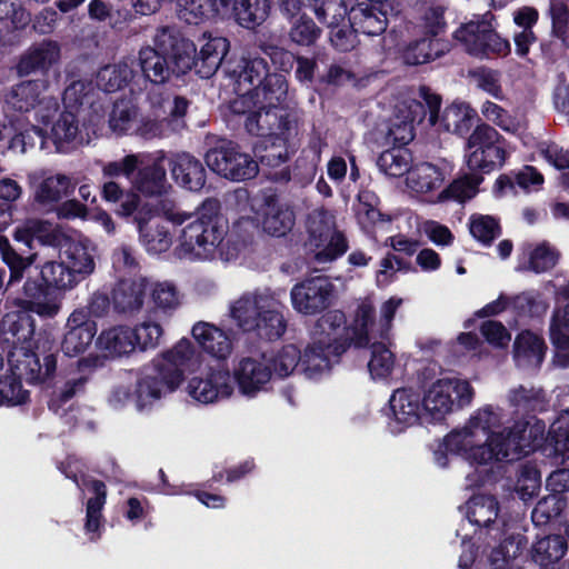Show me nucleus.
<instances>
[{
  "instance_id": "obj_17",
  "label": "nucleus",
  "mask_w": 569,
  "mask_h": 569,
  "mask_svg": "<svg viewBox=\"0 0 569 569\" xmlns=\"http://www.w3.org/2000/svg\"><path fill=\"white\" fill-rule=\"evenodd\" d=\"M156 50L163 53L174 62L177 76L186 73L192 68L194 44L186 39L176 27H161L154 36Z\"/></svg>"
},
{
  "instance_id": "obj_1",
  "label": "nucleus",
  "mask_w": 569,
  "mask_h": 569,
  "mask_svg": "<svg viewBox=\"0 0 569 569\" xmlns=\"http://www.w3.org/2000/svg\"><path fill=\"white\" fill-rule=\"evenodd\" d=\"M503 409L485 405L475 410L466 425L445 437L448 450L477 465L503 461L510 442H506L508 428L503 426Z\"/></svg>"
},
{
  "instance_id": "obj_15",
  "label": "nucleus",
  "mask_w": 569,
  "mask_h": 569,
  "mask_svg": "<svg viewBox=\"0 0 569 569\" xmlns=\"http://www.w3.org/2000/svg\"><path fill=\"white\" fill-rule=\"evenodd\" d=\"M9 370L29 383H37L49 378L57 368L54 355H48L43 359V365L36 352L29 347L14 346L8 355Z\"/></svg>"
},
{
  "instance_id": "obj_7",
  "label": "nucleus",
  "mask_w": 569,
  "mask_h": 569,
  "mask_svg": "<svg viewBox=\"0 0 569 569\" xmlns=\"http://www.w3.org/2000/svg\"><path fill=\"white\" fill-rule=\"evenodd\" d=\"M475 389L468 380L460 378H441L433 381L426 390L422 400L425 415L433 420H441L458 407L470 406Z\"/></svg>"
},
{
  "instance_id": "obj_30",
  "label": "nucleus",
  "mask_w": 569,
  "mask_h": 569,
  "mask_svg": "<svg viewBox=\"0 0 569 569\" xmlns=\"http://www.w3.org/2000/svg\"><path fill=\"white\" fill-rule=\"evenodd\" d=\"M543 339L529 330L520 332L513 342V359L516 365L522 369H537L543 361L546 355Z\"/></svg>"
},
{
  "instance_id": "obj_53",
  "label": "nucleus",
  "mask_w": 569,
  "mask_h": 569,
  "mask_svg": "<svg viewBox=\"0 0 569 569\" xmlns=\"http://www.w3.org/2000/svg\"><path fill=\"white\" fill-rule=\"evenodd\" d=\"M510 308L521 318H541L549 303L539 291L527 290L511 298Z\"/></svg>"
},
{
  "instance_id": "obj_43",
  "label": "nucleus",
  "mask_w": 569,
  "mask_h": 569,
  "mask_svg": "<svg viewBox=\"0 0 569 569\" xmlns=\"http://www.w3.org/2000/svg\"><path fill=\"white\" fill-rule=\"evenodd\" d=\"M271 11V0H237L232 7L236 21L247 29L261 26Z\"/></svg>"
},
{
  "instance_id": "obj_6",
  "label": "nucleus",
  "mask_w": 569,
  "mask_h": 569,
  "mask_svg": "<svg viewBox=\"0 0 569 569\" xmlns=\"http://www.w3.org/2000/svg\"><path fill=\"white\" fill-rule=\"evenodd\" d=\"M308 246L318 263H328L348 249L346 236L336 229L335 217L325 208L313 209L307 218Z\"/></svg>"
},
{
  "instance_id": "obj_55",
  "label": "nucleus",
  "mask_w": 569,
  "mask_h": 569,
  "mask_svg": "<svg viewBox=\"0 0 569 569\" xmlns=\"http://www.w3.org/2000/svg\"><path fill=\"white\" fill-rule=\"evenodd\" d=\"M79 134V121L72 110H64L59 114L51 128V139L59 151L74 142Z\"/></svg>"
},
{
  "instance_id": "obj_18",
  "label": "nucleus",
  "mask_w": 569,
  "mask_h": 569,
  "mask_svg": "<svg viewBox=\"0 0 569 569\" xmlns=\"http://www.w3.org/2000/svg\"><path fill=\"white\" fill-rule=\"evenodd\" d=\"M98 365L97 357H86L69 366L64 371V382L49 401V409L60 413L61 403L84 392Z\"/></svg>"
},
{
  "instance_id": "obj_36",
  "label": "nucleus",
  "mask_w": 569,
  "mask_h": 569,
  "mask_svg": "<svg viewBox=\"0 0 569 569\" xmlns=\"http://www.w3.org/2000/svg\"><path fill=\"white\" fill-rule=\"evenodd\" d=\"M271 371L267 365L256 359L247 358L240 361L236 369L240 391L246 396H253L270 380Z\"/></svg>"
},
{
  "instance_id": "obj_33",
  "label": "nucleus",
  "mask_w": 569,
  "mask_h": 569,
  "mask_svg": "<svg viewBox=\"0 0 569 569\" xmlns=\"http://www.w3.org/2000/svg\"><path fill=\"white\" fill-rule=\"evenodd\" d=\"M229 49V42L226 38H210L196 56L193 53L192 68L203 79L213 76L220 67Z\"/></svg>"
},
{
  "instance_id": "obj_40",
  "label": "nucleus",
  "mask_w": 569,
  "mask_h": 569,
  "mask_svg": "<svg viewBox=\"0 0 569 569\" xmlns=\"http://www.w3.org/2000/svg\"><path fill=\"white\" fill-rule=\"evenodd\" d=\"M33 335L30 316L20 310H13L2 316L0 320V341L17 343L28 341Z\"/></svg>"
},
{
  "instance_id": "obj_2",
  "label": "nucleus",
  "mask_w": 569,
  "mask_h": 569,
  "mask_svg": "<svg viewBox=\"0 0 569 569\" xmlns=\"http://www.w3.org/2000/svg\"><path fill=\"white\" fill-rule=\"evenodd\" d=\"M217 199H207L182 228L176 248L178 257L191 261H229L238 256L237 246L227 239L228 227L219 214Z\"/></svg>"
},
{
  "instance_id": "obj_24",
  "label": "nucleus",
  "mask_w": 569,
  "mask_h": 569,
  "mask_svg": "<svg viewBox=\"0 0 569 569\" xmlns=\"http://www.w3.org/2000/svg\"><path fill=\"white\" fill-rule=\"evenodd\" d=\"M347 319L342 311L330 310L315 322L311 329V340L325 345L336 355H342L347 348V340L341 339L346 330Z\"/></svg>"
},
{
  "instance_id": "obj_26",
  "label": "nucleus",
  "mask_w": 569,
  "mask_h": 569,
  "mask_svg": "<svg viewBox=\"0 0 569 569\" xmlns=\"http://www.w3.org/2000/svg\"><path fill=\"white\" fill-rule=\"evenodd\" d=\"M152 211L151 206H144L133 217V220L137 223L142 246L149 253L157 254L166 252L171 247L173 237L167 226L158 222L149 224Z\"/></svg>"
},
{
  "instance_id": "obj_35",
  "label": "nucleus",
  "mask_w": 569,
  "mask_h": 569,
  "mask_svg": "<svg viewBox=\"0 0 569 569\" xmlns=\"http://www.w3.org/2000/svg\"><path fill=\"white\" fill-rule=\"evenodd\" d=\"M162 158L153 160L151 163L144 161L138 168V172L132 180L133 187L146 196H161L169 188L167 181L166 168L162 166Z\"/></svg>"
},
{
  "instance_id": "obj_11",
  "label": "nucleus",
  "mask_w": 569,
  "mask_h": 569,
  "mask_svg": "<svg viewBox=\"0 0 569 569\" xmlns=\"http://www.w3.org/2000/svg\"><path fill=\"white\" fill-rule=\"evenodd\" d=\"M48 82L42 79L23 80L3 90L1 102L8 114L28 113L31 110L44 109L47 111L58 109V101L44 96Z\"/></svg>"
},
{
  "instance_id": "obj_46",
  "label": "nucleus",
  "mask_w": 569,
  "mask_h": 569,
  "mask_svg": "<svg viewBox=\"0 0 569 569\" xmlns=\"http://www.w3.org/2000/svg\"><path fill=\"white\" fill-rule=\"evenodd\" d=\"M295 224L293 211L283 203L269 201L263 211V230L274 237L286 236Z\"/></svg>"
},
{
  "instance_id": "obj_48",
  "label": "nucleus",
  "mask_w": 569,
  "mask_h": 569,
  "mask_svg": "<svg viewBox=\"0 0 569 569\" xmlns=\"http://www.w3.org/2000/svg\"><path fill=\"white\" fill-rule=\"evenodd\" d=\"M254 97L256 103H261L262 107L281 108L280 106L288 97V83L284 76L268 73L262 84L256 88Z\"/></svg>"
},
{
  "instance_id": "obj_62",
  "label": "nucleus",
  "mask_w": 569,
  "mask_h": 569,
  "mask_svg": "<svg viewBox=\"0 0 569 569\" xmlns=\"http://www.w3.org/2000/svg\"><path fill=\"white\" fill-rule=\"evenodd\" d=\"M377 164L386 174L400 177L410 170V154L400 147L388 149L379 156Z\"/></svg>"
},
{
  "instance_id": "obj_12",
  "label": "nucleus",
  "mask_w": 569,
  "mask_h": 569,
  "mask_svg": "<svg viewBox=\"0 0 569 569\" xmlns=\"http://www.w3.org/2000/svg\"><path fill=\"white\" fill-rule=\"evenodd\" d=\"M336 287L323 276L311 277L296 283L290 298L293 309L302 315H316L326 310L335 299Z\"/></svg>"
},
{
  "instance_id": "obj_32",
  "label": "nucleus",
  "mask_w": 569,
  "mask_h": 569,
  "mask_svg": "<svg viewBox=\"0 0 569 569\" xmlns=\"http://www.w3.org/2000/svg\"><path fill=\"white\" fill-rule=\"evenodd\" d=\"M233 4L234 0H182L179 17L189 24H198L212 14L228 17Z\"/></svg>"
},
{
  "instance_id": "obj_9",
  "label": "nucleus",
  "mask_w": 569,
  "mask_h": 569,
  "mask_svg": "<svg viewBox=\"0 0 569 569\" xmlns=\"http://www.w3.org/2000/svg\"><path fill=\"white\" fill-rule=\"evenodd\" d=\"M493 14L487 12L461 24L455 31V39L471 56L483 58L490 54L506 56L510 52V42L501 38L493 29Z\"/></svg>"
},
{
  "instance_id": "obj_58",
  "label": "nucleus",
  "mask_w": 569,
  "mask_h": 569,
  "mask_svg": "<svg viewBox=\"0 0 569 569\" xmlns=\"http://www.w3.org/2000/svg\"><path fill=\"white\" fill-rule=\"evenodd\" d=\"M290 21L289 38L299 46H312L321 36V29L306 13L288 18Z\"/></svg>"
},
{
  "instance_id": "obj_21",
  "label": "nucleus",
  "mask_w": 569,
  "mask_h": 569,
  "mask_svg": "<svg viewBox=\"0 0 569 569\" xmlns=\"http://www.w3.org/2000/svg\"><path fill=\"white\" fill-rule=\"evenodd\" d=\"M40 277L42 283L32 279L24 282L22 289L27 298L39 297L44 286L59 291H70L79 284L62 258L60 261H46L40 268Z\"/></svg>"
},
{
  "instance_id": "obj_45",
  "label": "nucleus",
  "mask_w": 569,
  "mask_h": 569,
  "mask_svg": "<svg viewBox=\"0 0 569 569\" xmlns=\"http://www.w3.org/2000/svg\"><path fill=\"white\" fill-rule=\"evenodd\" d=\"M196 350L188 339H181L171 349L156 358L153 362L161 365V369L171 371L176 369L179 373V383L182 380L183 370L194 363Z\"/></svg>"
},
{
  "instance_id": "obj_25",
  "label": "nucleus",
  "mask_w": 569,
  "mask_h": 569,
  "mask_svg": "<svg viewBox=\"0 0 569 569\" xmlns=\"http://www.w3.org/2000/svg\"><path fill=\"white\" fill-rule=\"evenodd\" d=\"M61 258L79 283L94 272V247L87 238L67 240Z\"/></svg>"
},
{
  "instance_id": "obj_8",
  "label": "nucleus",
  "mask_w": 569,
  "mask_h": 569,
  "mask_svg": "<svg viewBox=\"0 0 569 569\" xmlns=\"http://www.w3.org/2000/svg\"><path fill=\"white\" fill-rule=\"evenodd\" d=\"M503 137L488 124H479L466 143V159L470 170L490 172L503 166L508 156Z\"/></svg>"
},
{
  "instance_id": "obj_5",
  "label": "nucleus",
  "mask_w": 569,
  "mask_h": 569,
  "mask_svg": "<svg viewBox=\"0 0 569 569\" xmlns=\"http://www.w3.org/2000/svg\"><path fill=\"white\" fill-rule=\"evenodd\" d=\"M402 299L390 297L379 308V318H376V307L370 299H363L357 307L351 325V341L358 348H365L371 340H389L392 320Z\"/></svg>"
},
{
  "instance_id": "obj_54",
  "label": "nucleus",
  "mask_w": 569,
  "mask_h": 569,
  "mask_svg": "<svg viewBox=\"0 0 569 569\" xmlns=\"http://www.w3.org/2000/svg\"><path fill=\"white\" fill-rule=\"evenodd\" d=\"M508 400L511 407L522 412L542 411L547 405L546 395L541 388L522 385L509 391Z\"/></svg>"
},
{
  "instance_id": "obj_16",
  "label": "nucleus",
  "mask_w": 569,
  "mask_h": 569,
  "mask_svg": "<svg viewBox=\"0 0 569 569\" xmlns=\"http://www.w3.org/2000/svg\"><path fill=\"white\" fill-rule=\"evenodd\" d=\"M234 390V379L228 370H210L193 377L187 385L188 395L200 403H212L229 398Z\"/></svg>"
},
{
  "instance_id": "obj_14",
  "label": "nucleus",
  "mask_w": 569,
  "mask_h": 569,
  "mask_svg": "<svg viewBox=\"0 0 569 569\" xmlns=\"http://www.w3.org/2000/svg\"><path fill=\"white\" fill-rule=\"evenodd\" d=\"M62 58L61 44L52 39H43L32 43L19 57L16 66L17 74L28 77L31 74L48 76L59 69Z\"/></svg>"
},
{
  "instance_id": "obj_64",
  "label": "nucleus",
  "mask_w": 569,
  "mask_h": 569,
  "mask_svg": "<svg viewBox=\"0 0 569 569\" xmlns=\"http://www.w3.org/2000/svg\"><path fill=\"white\" fill-rule=\"evenodd\" d=\"M547 439L563 458H569V410L561 411L551 423Z\"/></svg>"
},
{
  "instance_id": "obj_52",
  "label": "nucleus",
  "mask_w": 569,
  "mask_h": 569,
  "mask_svg": "<svg viewBox=\"0 0 569 569\" xmlns=\"http://www.w3.org/2000/svg\"><path fill=\"white\" fill-rule=\"evenodd\" d=\"M0 254L2 261L8 266L10 271L7 288H12L13 286L20 283L23 279L26 270L29 269L36 260V254L22 257L17 253L16 250L11 247L8 238L1 233Z\"/></svg>"
},
{
  "instance_id": "obj_29",
  "label": "nucleus",
  "mask_w": 569,
  "mask_h": 569,
  "mask_svg": "<svg viewBox=\"0 0 569 569\" xmlns=\"http://www.w3.org/2000/svg\"><path fill=\"white\" fill-rule=\"evenodd\" d=\"M372 1H362L349 10V22L360 33L369 37L382 34L388 26L386 13Z\"/></svg>"
},
{
  "instance_id": "obj_57",
  "label": "nucleus",
  "mask_w": 569,
  "mask_h": 569,
  "mask_svg": "<svg viewBox=\"0 0 569 569\" xmlns=\"http://www.w3.org/2000/svg\"><path fill=\"white\" fill-rule=\"evenodd\" d=\"M383 341L375 339L367 346L370 348L368 368L373 378L388 377L395 367V356Z\"/></svg>"
},
{
  "instance_id": "obj_42",
  "label": "nucleus",
  "mask_w": 569,
  "mask_h": 569,
  "mask_svg": "<svg viewBox=\"0 0 569 569\" xmlns=\"http://www.w3.org/2000/svg\"><path fill=\"white\" fill-rule=\"evenodd\" d=\"M559 252L547 241L527 244L518 270L542 273L552 269L557 264Z\"/></svg>"
},
{
  "instance_id": "obj_41",
  "label": "nucleus",
  "mask_w": 569,
  "mask_h": 569,
  "mask_svg": "<svg viewBox=\"0 0 569 569\" xmlns=\"http://www.w3.org/2000/svg\"><path fill=\"white\" fill-rule=\"evenodd\" d=\"M449 50V43L432 37L411 41L403 50V61L409 66L427 63L443 56Z\"/></svg>"
},
{
  "instance_id": "obj_47",
  "label": "nucleus",
  "mask_w": 569,
  "mask_h": 569,
  "mask_svg": "<svg viewBox=\"0 0 569 569\" xmlns=\"http://www.w3.org/2000/svg\"><path fill=\"white\" fill-rule=\"evenodd\" d=\"M133 61L122 60L101 68L97 74V86L104 92H116L133 78Z\"/></svg>"
},
{
  "instance_id": "obj_37",
  "label": "nucleus",
  "mask_w": 569,
  "mask_h": 569,
  "mask_svg": "<svg viewBox=\"0 0 569 569\" xmlns=\"http://www.w3.org/2000/svg\"><path fill=\"white\" fill-rule=\"evenodd\" d=\"M192 336L206 352L218 359H226L232 351L231 339L211 323L198 322L192 328Z\"/></svg>"
},
{
  "instance_id": "obj_63",
  "label": "nucleus",
  "mask_w": 569,
  "mask_h": 569,
  "mask_svg": "<svg viewBox=\"0 0 569 569\" xmlns=\"http://www.w3.org/2000/svg\"><path fill=\"white\" fill-rule=\"evenodd\" d=\"M144 158L146 156L142 153H131L120 160L104 162L101 166L102 177L110 180L120 176L131 179L140 164L144 163Z\"/></svg>"
},
{
  "instance_id": "obj_22",
  "label": "nucleus",
  "mask_w": 569,
  "mask_h": 569,
  "mask_svg": "<svg viewBox=\"0 0 569 569\" xmlns=\"http://www.w3.org/2000/svg\"><path fill=\"white\" fill-rule=\"evenodd\" d=\"M97 333L96 323L88 319L83 308L74 309L67 319L61 350L68 357L84 352Z\"/></svg>"
},
{
  "instance_id": "obj_51",
  "label": "nucleus",
  "mask_w": 569,
  "mask_h": 569,
  "mask_svg": "<svg viewBox=\"0 0 569 569\" xmlns=\"http://www.w3.org/2000/svg\"><path fill=\"white\" fill-rule=\"evenodd\" d=\"M499 513V503L492 496H473L466 505L468 520L479 527H489L496 521Z\"/></svg>"
},
{
  "instance_id": "obj_3",
  "label": "nucleus",
  "mask_w": 569,
  "mask_h": 569,
  "mask_svg": "<svg viewBox=\"0 0 569 569\" xmlns=\"http://www.w3.org/2000/svg\"><path fill=\"white\" fill-rule=\"evenodd\" d=\"M284 306L280 292L268 288L243 292L229 307V315L244 332L273 340L280 338L287 328Z\"/></svg>"
},
{
  "instance_id": "obj_19",
  "label": "nucleus",
  "mask_w": 569,
  "mask_h": 569,
  "mask_svg": "<svg viewBox=\"0 0 569 569\" xmlns=\"http://www.w3.org/2000/svg\"><path fill=\"white\" fill-rule=\"evenodd\" d=\"M545 440H548L545 421L530 417L526 421L515 423L512 428H508L506 442H510L511 446H508L503 461L519 459L541 446Z\"/></svg>"
},
{
  "instance_id": "obj_44",
  "label": "nucleus",
  "mask_w": 569,
  "mask_h": 569,
  "mask_svg": "<svg viewBox=\"0 0 569 569\" xmlns=\"http://www.w3.org/2000/svg\"><path fill=\"white\" fill-rule=\"evenodd\" d=\"M97 343L100 349L107 351L110 356L129 355L137 348L132 328L126 326H117L102 331Z\"/></svg>"
},
{
  "instance_id": "obj_49",
  "label": "nucleus",
  "mask_w": 569,
  "mask_h": 569,
  "mask_svg": "<svg viewBox=\"0 0 569 569\" xmlns=\"http://www.w3.org/2000/svg\"><path fill=\"white\" fill-rule=\"evenodd\" d=\"M445 180L443 172L432 163L423 162L409 170L408 187L416 192H429L438 189Z\"/></svg>"
},
{
  "instance_id": "obj_60",
  "label": "nucleus",
  "mask_w": 569,
  "mask_h": 569,
  "mask_svg": "<svg viewBox=\"0 0 569 569\" xmlns=\"http://www.w3.org/2000/svg\"><path fill=\"white\" fill-rule=\"evenodd\" d=\"M138 117L137 107L129 100H119L113 104L109 116V128L118 136L128 133Z\"/></svg>"
},
{
  "instance_id": "obj_59",
  "label": "nucleus",
  "mask_w": 569,
  "mask_h": 569,
  "mask_svg": "<svg viewBox=\"0 0 569 569\" xmlns=\"http://www.w3.org/2000/svg\"><path fill=\"white\" fill-rule=\"evenodd\" d=\"M348 7L346 0H313L311 2L316 18L328 28L345 22L347 14L349 16Z\"/></svg>"
},
{
  "instance_id": "obj_20",
  "label": "nucleus",
  "mask_w": 569,
  "mask_h": 569,
  "mask_svg": "<svg viewBox=\"0 0 569 569\" xmlns=\"http://www.w3.org/2000/svg\"><path fill=\"white\" fill-rule=\"evenodd\" d=\"M389 405L392 412L389 428L393 433H400L405 429L418 425L425 413L421 397L412 389L396 390Z\"/></svg>"
},
{
  "instance_id": "obj_38",
  "label": "nucleus",
  "mask_w": 569,
  "mask_h": 569,
  "mask_svg": "<svg viewBox=\"0 0 569 569\" xmlns=\"http://www.w3.org/2000/svg\"><path fill=\"white\" fill-rule=\"evenodd\" d=\"M139 66L144 78L154 84L166 82L172 73L177 74L174 62L151 47L139 51Z\"/></svg>"
},
{
  "instance_id": "obj_27",
  "label": "nucleus",
  "mask_w": 569,
  "mask_h": 569,
  "mask_svg": "<svg viewBox=\"0 0 569 569\" xmlns=\"http://www.w3.org/2000/svg\"><path fill=\"white\" fill-rule=\"evenodd\" d=\"M77 183L71 177L62 173L43 177L33 182L34 201L39 206L53 208L63 198L72 194Z\"/></svg>"
},
{
  "instance_id": "obj_10",
  "label": "nucleus",
  "mask_w": 569,
  "mask_h": 569,
  "mask_svg": "<svg viewBox=\"0 0 569 569\" xmlns=\"http://www.w3.org/2000/svg\"><path fill=\"white\" fill-rule=\"evenodd\" d=\"M204 159L210 170L232 181L252 179L259 169L257 161L231 141H222L211 148Z\"/></svg>"
},
{
  "instance_id": "obj_4",
  "label": "nucleus",
  "mask_w": 569,
  "mask_h": 569,
  "mask_svg": "<svg viewBox=\"0 0 569 569\" xmlns=\"http://www.w3.org/2000/svg\"><path fill=\"white\" fill-rule=\"evenodd\" d=\"M253 104L258 106V110L247 117L244 127L251 134L270 138V146L261 161L269 166L284 163L297 148V118L283 108Z\"/></svg>"
},
{
  "instance_id": "obj_56",
  "label": "nucleus",
  "mask_w": 569,
  "mask_h": 569,
  "mask_svg": "<svg viewBox=\"0 0 569 569\" xmlns=\"http://www.w3.org/2000/svg\"><path fill=\"white\" fill-rule=\"evenodd\" d=\"M567 552V542L562 536L553 535L539 539L532 547V559L540 566L559 561Z\"/></svg>"
},
{
  "instance_id": "obj_23",
  "label": "nucleus",
  "mask_w": 569,
  "mask_h": 569,
  "mask_svg": "<svg viewBox=\"0 0 569 569\" xmlns=\"http://www.w3.org/2000/svg\"><path fill=\"white\" fill-rule=\"evenodd\" d=\"M227 74L233 80L236 92H253L269 73L268 62L261 57H243L229 63Z\"/></svg>"
},
{
  "instance_id": "obj_39",
  "label": "nucleus",
  "mask_w": 569,
  "mask_h": 569,
  "mask_svg": "<svg viewBox=\"0 0 569 569\" xmlns=\"http://www.w3.org/2000/svg\"><path fill=\"white\" fill-rule=\"evenodd\" d=\"M340 356L329 350L327 346L311 340L303 355L300 353V367L307 378L316 379L328 372Z\"/></svg>"
},
{
  "instance_id": "obj_34",
  "label": "nucleus",
  "mask_w": 569,
  "mask_h": 569,
  "mask_svg": "<svg viewBox=\"0 0 569 569\" xmlns=\"http://www.w3.org/2000/svg\"><path fill=\"white\" fill-rule=\"evenodd\" d=\"M147 281L144 278L120 280L112 291L113 307L119 312H133L141 309Z\"/></svg>"
},
{
  "instance_id": "obj_13",
  "label": "nucleus",
  "mask_w": 569,
  "mask_h": 569,
  "mask_svg": "<svg viewBox=\"0 0 569 569\" xmlns=\"http://www.w3.org/2000/svg\"><path fill=\"white\" fill-rule=\"evenodd\" d=\"M161 365L152 363L143 370L134 392V405L138 411L150 408L157 400L176 390L179 386V373L176 369L166 371Z\"/></svg>"
},
{
  "instance_id": "obj_50",
  "label": "nucleus",
  "mask_w": 569,
  "mask_h": 569,
  "mask_svg": "<svg viewBox=\"0 0 569 569\" xmlns=\"http://www.w3.org/2000/svg\"><path fill=\"white\" fill-rule=\"evenodd\" d=\"M476 112L469 104L463 102H453L448 106L438 122L448 132L463 134L472 126Z\"/></svg>"
},
{
  "instance_id": "obj_28",
  "label": "nucleus",
  "mask_w": 569,
  "mask_h": 569,
  "mask_svg": "<svg viewBox=\"0 0 569 569\" xmlns=\"http://www.w3.org/2000/svg\"><path fill=\"white\" fill-rule=\"evenodd\" d=\"M398 112L402 116H397V119L391 122L387 133V142L400 147L413 139V123L421 121L425 109L422 102L410 100L398 107Z\"/></svg>"
},
{
  "instance_id": "obj_31",
  "label": "nucleus",
  "mask_w": 569,
  "mask_h": 569,
  "mask_svg": "<svg viewBox=\"0 0 569 569\" xmlns=\"http://www.w3.org/2000/svg\"><path fill=\"white\" fill-rule=\"evenodd\" d=\"M171 173L178 184L190 191H198L206 183L202 163L189 153L177 154L171 160Z\"/></svg>"
},
{
  "instance_id": "obj_61",
  "label": "nucleus",
  "mask_w": 569,
  "mask_h": 569,
  "mask_svg": "<svg viewBox=\"0 0 569 569\" xmlns=\"http://www.w3.org/2000/svg\"><path fill=\"white\" fill-rule=\"evenodd\" d=\"M481 181L482 177L477 173L466 174L452 181V183L439 194V199H452L465 202L476 196Z\"/></svg>"
}]
</instances>
